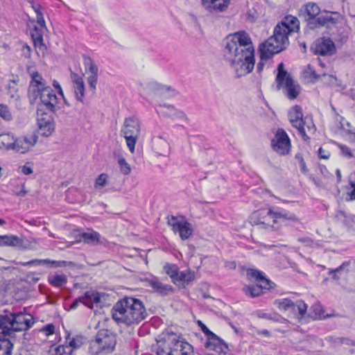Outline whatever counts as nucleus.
I'll use <instances>...</instances> for the list:
<instances>
[{
	"label": "nucleus",
	"mask_w": 355,
	"mask_h": 355,
	"mask_svg": "<svg viewBox=\"0 0 355 355\" xmlns=\"http://www.w3.org/2000/svg\"><path fill=\"white\" fill-rule=\"evenodd\" d=\"M140 121L137 118L131 116L125 119L121 132L132 153H135V144L140 135Z\"/></svg>",
	"instance_id": "9d476101"
},
{
	"label": "nucleus",
	"mask_w": 355,
	"mask_h": 355,
	"mask_svg": "<svg viewBox=\"0 0 355 355\" xmlns=\"http://www.w3.org/2000/svg\"><path fill=\"white\" fill-rule=\"evenodd\" d=\"M113 320L118 324L130 326L135 324L126 297L119 300L112 309Z\"/></svg>",
	"instance_id": "f8f14e48"
},
{
	"label": "nucleus",
	"mask_w": 355,
	"mask_h": 355,
	"mask_svg": "<svg viewBox=\"0 0 355 355\" xmlns=\"http://www.w3.org/2000/svg\"><path fill=\"white\" fill-rule=\"evenodd\" d=\"M101 302V295L94 291H88L85 294L76 298L70 305L71 309H76L80 303L83 304L88 308H92L94 304H98Z\"/></svg>",
	"instance_id": "4be33fe9"
},
{
	"label": "nucleus",
	"mask_w": 355,
	"mask_h": 355,
	"mask_svg": "<svg viewBox=\"0 0 355 355\" xmlns=\"http://www.w3.org/2000/svg\"><path fill=\"white\" fill-rule=\"evenodd\" d=\"M107 175L106 173H101L98 176L95 182V187H103L106 185L107 182Z\"/></svg>",
	"instance_id": "37998d69"
},
{
	"label": "nucleus",
	"mask_w": 355,
	"mask_h": 355,
	"mask_svg": "<svg viewBox=\"0 0 355 355\" xmlns=\"http://www.w3.org/2000/svg\"><path fill=\"white\" fill-rule=\"evenodd\" d=\"M307 305L303 301H297L295 303L293 302L289 313H293L297 319L300 320L305 315Z\"/></svg>",
	"instance_id": "2f4dec72"
},
{
	"label": "nucleus",
	"mask_w": 355,
	"mask_h": 355,
	"mask_svg": "<svg viewBox=\"0 0 355 355\" xmlns=\"http://www.w3.org/2000/svg\"><path fill=\"white\" fill-rule=\"evenodd\" d=\"M349 184L353 189H355V182L351 181Z\"/></svg>",
	"instance_id": "774afa93"
},
{
	"label": "nucleus",
	"mask_w": 355,
	"mask_h": 355,
	"mask_svg": "<svg viewBox=\"0 0 355 355\" xmlns=\"http://www.w3.org/2000/svg\"><path fill=\"white\" fill-rule=\"evenodd\" d=\"M339 148L342 152V154L347 157H352V153L350 149L345 145H339Z\"/></svg>",
	"instance_id": "3c124183"
},
{
	"label": "nucleus",
	"mask_w": 355,
	"mask_h": 355,
	"mask_svg": "<svg viewBox=\"0 0 355 355\" xmlns=\"http://www.w3.org/2000/svg\"><path fill=\"white\" fill-rule=\"evenodd\" d=\"M300 24L297 17L286 16L275 28L273 35L259 45V53L262 60H268L289 44L288 36L299 30Z\"/></svg>",
	"instance_id": "f03ea898"
},
{
	"label": "nucleus",
	"mask_w": 355,
	"mask_h": 355,
	"mask_svg": "<svg viewBox=\"0 0 355 355\" xmlns=\"http://www.w3.org/2000/svg\"><path fill=\"white\" fill-rule=\"evenodd\" d=\"M46 30V28H41L40 26H34L31 33L36 53L40 57H44L47 50L43 40V35Z\"/></svg>",
	"instance_id": "412c9836"
},
{
	"label": "nucleus",
	"mask_w": 355,
	"mask_h": 355,
	"mask_svg": "<svg viewBox=\"0 0 355 355\" xmlns=\"http://www.w3.org/2000/svg\"><path fill=\"white\" fill-rule=\"evenodd\" d=\"M223 58L237 77L251 73L254 67V48L250 35L240 31L227 35L223 41Z\"/></svg>",
	"instance_id": "f257e3e1"
},
{
	"label": "nucleus",
	"mask_w": 355,
	"mask_h": 355,
	"mask_svg": "<svg viewBox=\"0 0 355 355\" xmlns=\"http://www.w3.org/2000/svg\"><path fill=\"white\" fill-rule=\"evenodd\" d=\"M31 7L34 10V11L36 13V15L42 12V7H41V6L40 4L35 3L33 1H31Z\"/></svg>",
	"instance_id": "4d7b16f0"
},
{
	"label": "nucleus",
	"mask_w": 355,
	"mask_h": 355,
	"mask_svg": "<svg viewBox=\"0 0 355 355\" xmlns=\"http://www.w3.org/2000/svg\"><path fill=\"white\" fill-rule=\"evenodd\" d=\"M118 164L120 166V171L122 174L127 175L130 173L131 168L130 164L126 162L125 159L121 157L118 159Z\"/></svg>",
	"instance_id": "58836bf2"
},
{
	"label": "nucleus",
	"mask_w": 355,
	"mask_h": 355,
	"mask_svg": "<svg viewBox=\"0 0 355 355\" xmlns=\"http://www.w3.org/2000/svg\"><path fill=\"white\" fill-rule=\"evenodd\" d=\"M167 223L172 227L174 233L179 234L182 240L188 239L193 234L192 225L183 218H179L175 216H168Z\"/></svg>",
	"instance_id": "ddd939ff"
},
{
	"label": "nucleus",
	"mask_w": 355,
	"mask_h": 355,
	"mask_svg": "<svg viewBox=\"0 0 355 355\" xmlns=\"http://www.w3.org/2000/svg\"><path fill=\"white\" fill-rule=\"evenodd\" d=\"M22 240L15 235H0V246L20 247Z\"/></svg>",
	"instance_id": "c756f323"
},
{
	"label": "nucleus",
	"mask_w": 355,
	"mask_h": 355,
	"mask_svg": "<svg viewBox=\"0 0 355 355\" xmlns=\"http://www.w3.org/2000/svg\"><path fill=\"white\" fill-rule=\"evenodd\" d=\"M261 334L262 335L266 336H268L270 335L269 331H268V330H266V329H263V330H262V331H261Z\"/></svg>",
	"instance_id": "338daca9"
},
{
	"label": "nucleus",
	"mask_w": 355,
	"mask_h": 355,
	"mask_svg": "<svg viewBox=\"0 0 355 355\" xmlns=\"http://www.w3.org/2000/svg\"><path fill=\"white\" fill-rule=\"evenodd\" d=\"M34 324L32 315L23 313H10L0 316V334H10L11 331H22Z\"/></svg>",
	"instance_id": "423d86ee"
},
{
	"label": "nucleus",
	"mask_w": 355,
	"mask_h": 355,
	"mask_svg": "<svg viewBox=\"0 0 355 355\" xmlns=\"http://www.w3.org/2000/svg\"><path fill=\"white\" fill-rule=\"evenodd\" d=\"M226 267H228L229 268L231 269H234L236 268V263L235 262H230L226 264Z\"/></svg>",
	"instance_id": "0e129e2a"
},
{
	"label": "nucleus",
	"mask_w": 355,
	"mask_h": 355,
	"mask_svg": "<svg viewBox=\"0 0 355 355\" xmlns=\"http://www.w3.org/2000/svg\"><path fill=\"white\" fill-rule=\"evenodd\" d=\"M230 0H202L203 7L209 12L223 11L230 3Z\"/></svg>",
	"instance_id": "bb28decb"
},
{
	"label": "nucleus",
	"mask_w": 355,
	"mask_h": 355,
	"mask_svg": "<svg viewBox=\"0 0 355 355\" xmlns=\"http://www.w3.org/2000/svg\"><path fill=\"white\" fill-rule=\"evenodd\" d=\"M288 118L293 126L297 129L302 138L306 141L309 139L305 133V128L303 126L304 118H303L301 107L299 105L293 107L288 112Z\"/></svg>",
	"instance_id": "dca6fc26"
},
{
	"label": "nucleus",
	"mask_w": 355,
	"mask_h": 355,
	"mask_svg": "<svg viewBox=\"0 0 355 355\" xmlns=\"http://www.w3.org/2000/svg\"><path fill=\"white\" fill-rule=\"evenodd\" d=\"M195 279L194 272L190 270H185L183 271H179L177 276V279L174 282L175 284H180L185 286L193 282Z\"/></svg>",
	"instance_id": "7c9ffc66"
},
{
	"label": "nucleus",
	"mask_w": 355,
	"mask_h": 355,
	"mask_svg": "<svg viewBox=\"0 0 355 355\" xmlns=\"http://www.w3.org/2000/svg\"><path fill=\"white\" fill-rule=\"evenodd\" d=\"M13 192L17 196H24L26 193L24 185H21V188L19 187H15V189L13 190Z\"/></svg>",
	"instance_id": "864d4df0"
},
{
	"label": "nucleus",
	"mask_w": 355,
	"mask_h": 355,
	"mask_svg": "<svg viewBox=\"0 0 355 355\" xmlns=\"http://www.w3.org/2000/svg\"><path fill=\"white\" fill-rule=\"evenodd\" d=\"M37 125L39 130L44 137L50 136L55 130V123L52 117L43 113L41 108H37Z\"/></svg>",
	"instance_id": "f3484780"
},
{
	"label": "nucleus",
	"mask_w": 355,
	"mask_h": 355,
	"mask_svg": "<svg viewBox=\"0 0 355 355\" xmlns=\"http://www.w3.org/2000/svg\"><path fill=\"white\" fill-rule=\"evenodd\" d=\"M53 85L58 90V92L59 95L60 96V97H62V98H64L62 87H61L60 85L59 84V83L56 80H54Z\"/></svg>",
	"instance_id": "6e6d98bb"
},
{
	"label": "nucleus",
	"mask_w": 355,
	"mask_h": 355,
	"mask_svg": "<svg viewBox=\"0 0 355 355\" xmlns=\"http://www.w3.org/2000/svg\"><path fill=\"white\" fill-rule=\"evenodd\" d=\"M340 269H341V268H340H340H336V270H331V271H329V274H334V275H333V278H334V279H338V277L336 276V275L335 274V272H336L339 271Z\"/></svg>",
	"instance_id": "e2e57ef3"
},
{
	"label": "nucleus",
	"mask_w": 355,
	"mask_h": 355,
	"mask_svg": "<svg viewBox=\"0 0 355 355\" xmlns=\"http://www.w3.org/2000/svg\"><path fill=\"white\" fill-rule=\"evenodd\" d=\"M37 139L38 137L34 132L21 138L15 139L12 150L17 153H25L35 146Z\"/></svg>",
	"instance_id": "a211bd4d"
},
{
	"label": "nucleus",
	"mask_w": 355,
	"mask_h": 355,
	"mask_svg": "<svg viewBox=\"0 0 355 355\" xmlns=\"http://www.w3.org/2000/svg\"><path fill=\"white\" fill-rule=\"evenodd\" d=\"M306 76L310 78L311 80H316L319 78L321 75L318 74L313 69L311 65H309L307 70L305 71ZM322 76L326 77L325 73H322Z\"/></svg>",
	"instance_id": "a18cd8bd"
},
{
	"label": "nucleus",
	"mask_w": 355,
	"mask_h": 355,
	"mask_svg": "<svg viewBox=\"0 0 355 355\" xmlns=\"http://www.w3.org/2000/svg\"><path fill=\"white\" fill-rule=\"evenodd\" d=\"M199 324L201 326V329L202 332L207 336V340H210V338H214L217 336L213 332H211L205 324H203L200 321H199Z\"/></svg>",
	"instance_id": "09e8293b"
},
{
	"label": "nucleus",
	"mask_w": 355,
	"mask_h": 355,
	"mask_svg": "<svg viewBox=\"0 0 355 355\" xmlns=\"http://www.w3.org/2000/svg\"><path fill=\"white\" fill-rule=\"evenodd\" d=\"M83 59L86 73H89L87 79V83L92 92L95 93L98 81V67L95 64L93 59L90 57L84 55Z\"/></svg>",
	"instance_id": "6ab92c4d"
},
{
	"label": "nucleus",
	"mask_w": 355,
	"mask_h": 355,
	"mask_svg": "<svg viewBox=\"0 0 355 355\" xmlns=\"http://www.w3.org/2000/svg\"><path fill=\"white\" fill-rule=\"evenodd\" d=\"M71 78L75 98L78 101L83 103L85 91L83 78L75 73L72 75Z\"/></svg>",
	"instance_id": "a878e982"
},
{
	"label": "nucleus",
	"mask_w": 355,
	"mask_h": 355,
	"mask_svg": "<svg viewBox=\"0 0 355 355\" xmlns=\"http://www.w3.org/2000/svg\"><path fill=\"white\" fill-rule=\"evenodd\" d=\"M257 315L259 318H263L267 320H272V318L269 313H264V312H259L257 313Z\"/></svg>",
	"instance_id": "052dcab7"
},
{
	"label": "nucleus",
	"mask_w": 355,
	"mask_h": 355,
	"mask_svg": "<svg viewBox=\"0 0 355 355\" xmlns=\"http://www.w3.org/2000/svg\"><path fill=\"white\" fill-rule=\"evenodd\" d=\"M247 276L249 279L254 280L256 286H246L243 288L245 293L252 297L259 296L262 293V288H269L270 281L265 277L264 274L254 269H248Z\"/></svg>",
	"instance_id": "9b49d317"
},
{
	"label": "nucleus",
	"mask_w": 355,
	"mask_h": 355,
	"mask_svg": "<svg viewBox=\"0 0 355 355\" xmlns=\"http://www.w3.org/2000/svg\"><path fill=\"white\" fill-rule=\"evenodd\" d=\"M163 269L164 272L171 277L173 283L177 279V276L179 272V268L177 265L173 263H166Z\"/></svg>",
	"instance_id": "f704fd0d"
},
{
	"label": "nucleus",
	"mask_w": 355,
	"mask_h": 355,
	"mask_svg": "<svg viewBox=\"0 0 355 355\" xmlns=\"http://www.w3.org/2000/svg\"><path fill=\"white\" fill-rule=\"evenodd\" d=\"M294 214L279 207H272L254 211L250 220L252 225L266 230H277L286 220H295Z\"/></svg>",
	"instance_id": "20e7f679"
},
{
	"label": "nucleus",
	"mask_w": 355,
	"mask_h": 355,
	"mask_svg": "<svg viewBox=\"0 0 355 355\" xmlns=\"http://www.w3.org/2000/svg\"><path fill=\"white\" fill-rule=\"evenodd\" d=\"M148 286H150L154 292L159 295L168 296L173 294L174 288L169 284L161 282L157 277H153L148 280Z\"/></svg>",
	"instance_id": "b1692460"
},
{
	"label": "nucleus",
	"mask_w": 355,
	"mask_h": 355,
	"mask_svg": "<svg viewBox=\"0 0 355 355\" xmlns=\"http://www.w3.org/2000/svg\"><path fill=\"white\" fill-rule=\"evenodd\" d=\"M116 344V336L107 329L98 332L95 340L90 343L91 355H106L114 351Z\"/></svg>",
	"instance_id": "0eeeda50"
},
{
	"label": "nucleus",
	"mask_w": 355,
	"mask_h": 355,
	"mask_svg": "<svg viewBox=\"0 0 355 355\" xmlns=\"http://www.w3.org/2000/svg\"><path fill=\"white\" fill-rule=\"evenodd\" d=\"M28 97L31 104L39 103L38 108L55 112L60 102L59 97L53 90L46 86L42 77L38 73L32 74V78L28 89Z\"/></svg>",
	"instance_id": "7ed1b4c3"
},
{
	"label": "nucleus",
	"mask_w": 355,
	"mask_h": 355,
	"mask_svg": "<svg viewBox=\"0 0 355 355\" xmlns=\"http://www.w3.org/2000/svg\"><path fill=\"white\" fill-rule=\"evenodd\" d=\"M260 58H261L260 57ZM265 60L261 59V60L258 62L257 65V70L259 73H261L263 71V67H264V61Z\"/></svg>",
	"instance_id": "680f3d73"
},
{
	"label": "nucleus",
	"mask_w": 355,
	"mask_h": 355,
	"mask_svg": "<svg viewBox=\"0 0 355 355\" xmlns=\"http://www.w3.org/2000/svg\"><path fill=\"white\" fill-rule=\"evenodd\" d=\"M54 325L53 324H48L41 329V331L48 336L52 335L54 333Z\"/></svg>",
	"instance_id": "de8ad7c7"
},
{
	"label": "nucleus",
	"mask_w": 355,
	"mask_h": 355,
	"mask_svg": "<svg viewBox=\"0 0 355 355\" xmlns=\"http://www.w3.org/2000/svg\"><path fill=\"white\" fill-rule=\"evenodd\" d=\"M205 347L215 352V355H226L229 352L228 345L218 336L210 338L205 343Z\"/></svg>",
	"instance_id": "5701e85b"
},
{
	"label": "nucleus",
	"mask_w": 355,
	"mask_h": 355,
	"mask_svg": "<svg viewBox=\"0 0 355 355\" xmlns=\"http://www.w3.org/2000/svg\"><path fill=\"white\" fill-rule=\"evenodd\" d=\"M80 241L92 245L103 243L99 233L93 230L83 232L80 234Z\"/></svg>",
	"instance_id": "c85d7f7f"
},
{
	"label": "nucleus",
	"mask_w": 355,
	"mask_h": 355,
	"mask_svg": "<svg viewBox=\"0 0 355 355\" xmlns=\"http://www.w3.org/2000/svg\"><path fill=\"white\" fill-rule=\"evenodd\" d=\"M311 51L315 54L321 55H331L334 53L335 45L329 38H320L317 40L311 46Z\"/></svg>",
	"instance_id": "aec40b11"
},
{
	"label": "nucleus",
	"mask_w": 355,
	"mask_h": 355,
	"mask_svg": "<svg viewBox=\"0 0 355 355\" xmlns=\"http://www.w3.org/2000/svg\"><path fill=\"white\" fill-rule=\"evenodd\" d=\"M158 114L164 117L174 119H186L183 112L175 109V107L169 104L159 105L157 108Z\"/></svg>",
	"instance_id": "393cba45"
},
{
	"label": "nucleus",
	"mask_w": 355,
	"mask_h": 355,
	"mask_svg": "<svg viewBox=\"0 0 355 355\" xmlns=\"http://www.w3.org/2000/svg\"><path fill=\"white\" fill-rule=\"evenodd\" d=\"M15 144V137L10 133L0 135V149L12 150Z\"/></svg>",
	"instance_id": "473e14b6"
},
{
	"label": "nucleus",
	"mask_w": 355,
	"mask_h": 355,
	"mask_svg": "<svg viewBox=\"0 0 355 355\" xmlns=\"http://www.w3.org/2000/svg\"><path fill=\"white\" fill-rule=\"evenodd\" d=\"M22 54L26 58H31V48L28 44H24L21 49Z\"/></svg>",
	"instance_id": "603ef678"
},
{
	"label": "nucleus",
	"mask_w": 355,
	"mask_h": 355,
	"mask_svg": "<svg viewBox=\"0 0 355 355\" xmlns=\"http://www.w3.org/2000/svg\"><path fill=\"white\" fill-rule=\"evenodd\" d=\"M49 284L55 287H61L67 282V277L64 274L51 275L48 277Z\"/></svg>",
	"instance_id": "72a5a7b5"
},
{
	"label": "nucleus",
	"mask_w": 355,
	"mask_h": 355,
	"mask_svg": "<svg viewBox=\"0 0 355 355\" xmlns=\"http://www.w3.org/2000/svg\"><path fill=\"white\" fill-rule=\"evenodd\" d=\"M275 81L277 89H282L285 96L291 100L296 98L300 93V85L285 70L284 64L282 62L278 65Z\"/></svg>",
	"instance_id": "6e6552de"
},
{
	"label": "nucleus",
	"mask_w": 355,
	"mask_h": 355,
	"mask_svg": "<svg viewBox=\"0 0 355 355\" xmlns=\"http://www.w3.org/2000/svg\"><path fill=\"white\" fill-rule=\"evenodd\" d=\"M191 345L173 333L164 334L157 342V355H191Z\"/></svg>",
	"instance_id": "39448f33"
},
{
	"label": "nucleus",
	"mask_w": 355,
	"mask_h": 355,
	"mask_svg": "<svg viewBox=\"0 0 355 355\" xmlns=\"http://www.w3.org/2000/svg\"><path fill=\"white\" fill-rule=\"evenodd\" d=\"M36 19H37V25H36L37 26H40L41 28H46L42 12L36 15Z\"/></svg>",
	"instance_id": "8fccbe9b"
},
{
	"label": "nucleus",
	"mask_w": 355,
	"mask_h": 355,
	"mask_svg": "<svg viewBox=\"0 0 355 355\" xmlns=\"http://www.w3.org/2000/svg\"><path fill=\"white\" fill-rule=\"evenodd\" d=\"M350 200H355V189H353L349 193Z\"/></svg>",
	"instance_id": "69168bd1"
},
{
	"label": "nucleus",
	"mask_w": 355,
	"mask_h": 355,
	"mask_svg": "<svg viewBox=\"0 0 355 355\" xmlns=\"http://www.w3.org/2000/svg\"><path fill=\"white\" fill-rule=\"evenodd\" d=\"M312 308L314 310V311L315 312L314 317L315 318H320L322 317V313H321V309H320V306L315 305Z\"/></svg>",
	"instance_id": "13d9d810"
},
{
	"label": "nucleus",
	"mask_w": 355,
	"mask_h": 355,
	"mask_svg": "<svg viewBox=\"0 0 355 355\" xmlns=\"http://www.w3.org/2000/svg\"><path fill=\"white\" fill-rule=\"evenodd\" d=\"M126 300L135 324L144 320L147 315V312L143 302L139 299L131 297H126Z\"/></svg>",
	"instance_id": "2eb2a0df"
},
{
	"label": "nucleus",
	"mask_w": 355,
	"mask_h": 355,
	"mask_svg": "<svg viewBox=\"0 0 355 355\" xmlns=\"http://www.w3.org/2000/svg\"><path fill=\"white\" fill-rule=\"evenodd\" d=\"M0 116L6 121H10L12 119L10 109L4 104H0Z\"/></svg>",
	"instance_id": "a19ab883"
},
{
	"label": "nucleus",
	"mask_w": 355,
	"mask_h": 355,
	"mask_svg": "<svg viewBox=\"0 0 355 355\" xmlns=\"http://www.w3.org/2000/svg\"><path fill=\"white\" fill-rule=\"evenodd\" d=\"M303 126L305 128V133L313 134L315 131V125L311 118L305 117L303 121Z\"/></svg>",
	"instance_id": "ea45409f"
},
{
	"label": "nucleus",
	"mask_w": 355,
	"mask_h": 355,
	"mask_svg": "<svg viewBox=\"0 0 355 355\" xmlns=\"http://www.w3.org/2000/svg\"><path fill=\"white\" fill-rule=\"evenodd\" d=\"M64 261H51L46 259H33L27 262H22L21 264L24 266H46L51 268H59L64 266Z\"/></svg>",
	"instance_id": "cd10ccee"
},
{
	"label": "nucleus",
	"mask_w": 355,
	"mask_h": 355,
	"mask_svg": "<svg viewBox=\"0 0 355 355\" xmlns=\"http://www.w3.org/2000/svg\"><path fill=\"white\" fill-rule=\"evenodd\" d=\"M272 149L280 155H286L291 150V141L285 130L277 129L274 138L271 140Z\"/></svg>",
	"instance_id": "4468645a"
},
{
	"label": "nucleus",
	"mask_w": 355,
	"mask_h": 355,
	"mask_svg": "<svg viewBox=\"0 0 355 355\" xmlns=\"http://www.w3.org/2000/svg\"><path fill=\"white\" fill-rule=\"evenodd\" d=\"M305 12L309 16V25L311 28H318L325 26L327 29L332 30L336 24V19L333 18L329 14L320 15L319 6L314 3H309L304 6Z\"/></svg>",
	"instance_id": "1a4fd4ad"
},
{
	"label": "nucleus",
	"mask_w": 355,
	"mask_h": 355,
	"mask_svg": "<svg viewBox=\"0 0 355 355\" xmlns=\"http://www.w3.org/2000/svg\"><path fill=\"white\" fill-rule=\"evenodd\" d=\"M147 88L150 92L160 94H164L166 92L170 90L169 87L162 85L156 82L148 83L147 85Z\"/></svg>",
	"instance_id": "c9c22d12"
},
{
	"label": "nucleus",
	"mask_w": 355,
	"mask_h": 355,
	"mask_svg": "<svg viewBox=\"0 0 355 355\" xmlns=\"http://www.w3.org/2000/svg\"><path fill=\"white\" fill-rule=\"evenodd\" d=\"M295 159L299 162L300 171L303 173H306L308 172V169L306 168L305 162H304L302 156L300 154H297L295 155Z\"/></svg>",
	"instance_id": "49530a36"
},
{
	"label": "nucleus",
	"mask_w": 355,
	"mask_h": 355,
	"mask_svg": "<svg viewBox=\"0 0 355 355\" xmlns=\"http://www.w3.org/2000/svg\"><path fill=\"white\" fill-rule=\"evenodd\" d=\"M83 338L80 336L73 338L69 340V345H67V347H69V349H71L72 351L73 349H78L82 346L83 343Z\"/></svg>",
	"instance_id": "79ce46f5"
},
{
	"label": "nucleus",
	"mask_w": 355,
	"mask_h": 355,
	"mask_svg": "<svg viewBox=\"0 0 355 355\" xmlns=\"http://www.w3.org/2000/svg\"><path fill=\"white\" fill-rule=\"evenodd\" d=\"M293 301L287 299H279L276 300L274 302L275 305H276L280 310L284 311H290L291 306H293Z\"/></svg>",
	"instance_id": "e433bc0d"
},
{
	"label": "nucleus",
	"mask_w": 355,
	"mask_h": 355,
	"mask_svg": "<svg viewBox=\"0 0 355 355\" xmlns=\"http://www.w3.org/2000/svg\"><path fill=\"white\" fill-rule=\"evenodd\" d=\"M318 155L320 158L322 159H328L329 157V154L328 152H326L324 150H323L322 148H319L318 150Z\"/></svg>",
	"instance_id": "bf43d9fd"
},
{
	"label": "nucleus",
	"mask_w": 355,
	"mask_h": 355,
	"mask_svg": "<svg viewBox=\"0 0 355 355\" xmlns=\"http://www.w3.org/2000/svg\"><path fill=\"white\" fill-rule=\"evenodd\" d=\"M21 171L24 175H30L33 173V168L28 164H25L21 168Z\"/></svg>",
	"instance_id": "5fc2aeb1"
},
{
	"label": "nucleus",
	"mask_w": 355,
	"mask_h": 355,
	"mask_svg": "<svg viewBox=\"0 0 355 355\" xmlns=\"http://www.w3.org/2000/svg\"><path fill=\"white\" fill-rule=\"evenodd\" d=\"M56 355H72V350L69 349V347L59 345L55 348Z\"/></svg>",
	"instance_id": "c03bdc74"
},
{
	"label": "nucleus",
	"mask_w": 355,
	"mask_h": 355,
	"mask_svg": "<svg viewBox=\"0 0 355 355\" xmlns=\"http://www.w3.org/2000/svg\"><path fill=\"white\" fill-rule=\"evenodd\" d=\"M12 346L8 339L0 340V355H11Z\"/></svg>",
	"instance_id": "4c0bfd02"
}]
</instances>
